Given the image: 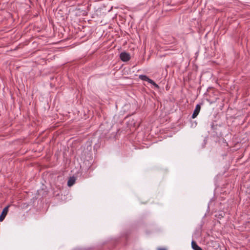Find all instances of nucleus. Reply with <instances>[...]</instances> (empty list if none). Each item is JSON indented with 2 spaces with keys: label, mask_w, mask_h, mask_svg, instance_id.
Returning a JSON list of instances; mask_svg holds the SVG:
<instances>
[{
  "label": "nucleus",
  "mask_w": 250,
  "mask_h": 250,
  "mask_svg": "<svg viewBox=\"0 0 250 250\" xmlns=\"http://www.w3.org/2000/svg\"><path fill=\"white\" fill-rule=\"evenodd\" d=\"M139 78L142 80L148 82L149 83L153 85L155 87L159 88L158 85L156 84L152 80L149 79L146 75H141L139 76Z\"/></svg>",
  "instance_id": "obj_1"
},
{
  "label": "nucleus",
  "mask_w": 250,
  "mask_h": 250,
  "mask_svg": "<svg viewBox=\"0 0 250 250\" xmlns=\"http://www.w3.org/2000/svg\"><path fill=\"white\" fill-rule=\"evenodd\" d=\"M120 57L121 60L123 62H127L130 59V56L129 54L126 53L125 52H122L120 54Z\"/></svg>",
  "instance_id": "obj_2"
},
{
  "label": "nucleus",
  "mask_w": 250,
  "mask_h": 250,
  "mask_svg": "<svg viewBox=\"0 0 250 250\" xmlns=\"http://www.w3.org/2000/svg\"><path fill=\"white\" fill-rule=\"evenodd\" d=\"M75 182V178L74 177H70L67 182V186L68 187H71L74 184Z\"/></svg>",
  "instance_id": "obj_6"
},
{
  "label": "nucleus",
  "mask_w": 250,
  "mask_h": 250,
  "mask_svg": "<svg viewBox=\"0 0 250 250\" xmlns=\"http://www.w3.org/2000/svg\"><path fill=\"white\" fill-rule=\"evenodd\" d=\"M9 207V206H7L3 208L1 212V214L0 215V222H2L5 218V216H6L8 213Z\"/></svg>",
  "instance_id": "obj_3"
},
{
  "label": "nucleus",
  "mask_w": 250,
  "mask_h": 250,
  "mask_svg": "<svg viewBox=\"0 0 250 250\" xmlns=\"http://www.w3.org/2000/svg\"><path fill=\"white\" fill-rule=\"evenodd\" d=\"M200 109H201V106L200 104H197L196 105V107H195V108L193 111V113L192 114V119H194L195 118L197 115H198V114L199 113V112L200 111Z\"/></svg>",
  "instance_id": "obj_4"
},
{
  "label": "nucleus",
  "mask_w": 250,
  "mask_h": 250,
  "mask_svg": "<svg viewBox=\"0 0 250 250\" xmlns=\"http://www.w3.org/2000/svg\"><path fill=\"white\" fill-rule=\"evenodd\" d=\"M191 246L194 250H202V248L199 247L196 242L192 241L191 242Z\"/></svg>",
  "instance_id": "obj_5"
},
{
  "label": "nucleus",
  "mask_w": 250,
  "mask_h": 250,
  "mask_svg": "<svg viewBox=\"0 0 250 250\" xmlns=\"http://www.w3.org/2000/svg\"><path fill=\"white\" fill-rule=\"evenodd\" d=\"M159 250H166V249L165 248H160L159 249Z\"/></svg>",
  "instance_id": "obj_7"
}]
</instances>
